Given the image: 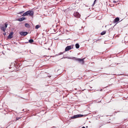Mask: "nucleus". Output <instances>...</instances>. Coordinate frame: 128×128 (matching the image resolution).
Here are the masks:
<instances>
[{
    "label": "nucleus",
    "instance_id": "13",
    "mask_svg": "<svg viewBox=\"0 0 128 128\" xmlns=\"http://www.w3.org/2000/svg\"><path fill=\"white\" fill-rule=\"evenodd\" d=\"M41 26L40 25H37L36 26L35 28L36 29H38L40 28Z\"/></svg>",
    "mask_w": 128,
    "mask_h": 128
},
{
    "label": "nucleus",
    "instance_id": "19",
    "mask_svg": "<svg viewBox=\"0 0 128 128\" xmlns=\"http://www.w3.org/2000/svg\"><path fill=\"white\" fill-rule=\"evenodd\" d=\"M118 2V0L115 1V0H114L113 1V2L114 3H116Z\"/></svg>",
    "mask_w": 128,
    "mask_h": 128
},
{
    "label": "nucleus",
    "instance_id": "16",
    "mask_svg": "<svg viewBox=\"0 0 128 128\" xmlns=\"http://www.w3.org/2000/svg\"><path fill=\"white\" fill-rule=\"evenodd\" d=\"M27 16L26 12L24 13V14L22 15V16Z\"/></svg>",
    "mask_w": 128,
    "mask_h": 128
},
{
    "label": "nucleus",
    "instance_id": "20",
    "mask_svg": "<svg viewBox=\"0 0 128 128\" xmlns=\"http://www.w3.org/2000/svg\"><path fill=\"white\" fill-rule=\"evenodd\" d=\"M6 32H4L3 34L5 36V35H6Z\"/></svg>",
    "mask_w": 128,
    "mask_h": 128
},
{
    "label": "nucleus",
    "instance_id": "21",
    "mask_svg": "<svg viewBox=\"0 0 128 128\" xmlns=\"http://www.w3.org/2000/svg\"><path fill=\"white\" fill-rule=\"evenodd\" d=\"M64 52H60V55H61V54H63Z\"/></svg>",
    "mask_w": 128,
    "mask_h": 128
},
{
    "label": "nucleus",
    "instance_id": "7",
    "mask_svg": "<svg viewBox=\"0 0 128 128\" xmlns=\"http://www.w3.org/2000/svg\"><path fill=\"white\" fill-rule=\"evenodd\" d=\"M19 33L22 36H26L28 34L27 32H20Z\"/></svg>",
    "mask_w": 128,
    "mask_h": 128
},
{
    "label": "nucleus",
    "instance_id": "4",
    "mask_svg": "<svg viewBox=\"0 0 128 128\" xmlns=\"http://www.w3.org/2000/svg\"><path fill=\"white\" fill-rule=\"evenodd\" d=\"M83 116V115L81 114H77L76 115H74V116L72 117L71 118L72 119H74L78 118H80Z\"/></svg>",
    "mask_w": 128,
    "mask_h": 128
},
{
    "label": "nucleus",
    "instance_id": "9",
    "mask_svg": "<svg viewBox=\"0 0 128 128\" xmlns=\"http://www.w3.org/2000/svg\"><path fill=\"white\" fill-rule=\"evenodd\" d=\"M120 20L119 18H118L117 17L114 20V23H116L118 22Z\"/></svg>",
    "mask_w": 128,
    "mask_h": 128
},
{
    "label": "nucleus",
    "instance_id": "17",
    "mask_svg": "<svg viewBox=\"0 0 128 128\" xmlns=\"http://www.w3.org/2000/svg\"><path fill=\"white\" fill-rule=\"evenodd\" d=\"M73 59L74 60H78V58L74 57L73 58Z\"/></svg>",
    "mask_w": 128,
    "mask_h": 128
},
{
    "label": "nucleus",
    "instance_id": "22",
    "mask_svg": "<svg viewBox=\"0 0 128 128\" xmlns=\"http://www.w3.org/2000/svg\"><path fill=\"white\" fill-rule=\"evenodd\" d=\"M96 0H94V4H93V5H94V4L95 3V2H96Z\"/></svg>",
    "mask_w": 128,
    "mask_h": 128
},
{
    "label": "nucleus",
    "instance_id": "2",
    "mask_svg": "<svg viewBox=\"0 0 128 128\" xmlns=\"http://www.w3.org/2000/svg\"><path fill=\"white\" fill-rule=\"evenodd\" d=\"M27 16L33 17L34 14V12L33 10H29L26 12Z\"/></svg>",
    "mask_w": 128,
    "mask_h": 128
},
{
    "label": "nucleus",
    "instance_id": "23",
    "mask_svg": "<svg viewBox=\"0 0 128 128\" xmlns=\"http://www.w3.org/2000/svg\"><path fill=\"white\" fill-rule=\"evenodd\" d=\"M85 128V127H84V126H83V127H82V128Z\"/></svg>",
    "mask_w": 128,
    "mask_h": 128
},
{
    "label": "nucleus",
    "instance_id": "14",
    "mask_svg": "<svg viewBox=\"0 0 128 128\" xmlns=\"http://www.w3.org/2000/svg\"><path fill=\"white\" fill-rule=\"evenodd\" d=\"M106 33V31H104L101 33V35H103L105 34Z\"/></svg>",
    "mask_w": 128,
    "mask_h": 128
},
{
    "label": "nucleus",
    "instance_id": "10",
    "mask_svg": "<svg viewBox=\"0 0 128 128\" xmlns=\"http://www.w3.org/2000/svg\"><path fill=\"white\" fill-rule=\"evenodd\" d=\"M25 19V18L24 17H22L18 19V21H22Z\"/></svg>",
    "mask_w": 128,
    "mask_h": 128
},
{
    "label": "nucleus",
    "instance_id": "3",
    "mask_svg": "<svg viewBox=\"0 0 128 128\" xmlns=\"http://www.w3.org/2000/svg\"><path fill=\"white\" fill-rule=\"evenodd\" d=\"M73 45H72L70 46H67L65 48V51H67L69 50H70L72 49L73 48Z\"/></svg>",
    "mask_w": 128,
    "mask_h": 128
},
{
    "label": "nucleus",
    "instance_id": "1",
    "mask_svg": "<svg viewBox=\"0 0 128 128\" xmlns=\"http://www.w3.org/2000/svg\"><path fill=\"white\" fill-rule=\"evenodd\" d=\"M8 25V24L6 22L4 25H3L2 26H0V28L4 32H5Z\"/></svg>",
    "mask_w": 128,
    "mask_h": 128
},
{
    "label": "nucleus",
    "instance_id": "8",
    "mask_svg": "<svg viewBox=\"0 0 128 128\" xmlns=\"http://www.w3.org/2000/svg\"><path fill=\"white\" fill-rule=\"evenodd\" d=\"M13 34V32H11L9 34L8 37V39H11L13 37L12 35Z\"/></svg>",
    "mask_w": 128,
    "mask_h": 128
},
{
    "label": "nucleus",
    "instance_id": "6",
    "mask_svg": "<svg viewBox=\"0 0 128 128\" xmlns=\"http://www.w3.org/2000/svg\"><path fill=\"white\" fill-rule=\"evenodd\" d=\"M84 59L85 58L82 59L78 58V61L80 62L83 64L84 63Z\"/></svg>",
    "mask_w": 128,
    "mask_h": 128
},
{
    "label": "nucleus",
    "instance_id": "18",
    "mask_svg": "<svg viewBox=\"0 0 128 128\" xmlns=\"http://www.w3.org/2000/svg\"><path fill=\"white\" fill-rule=\"evenodd\" d=\"M21 118L20 117L16 118V120H19V119H20Z\"/></svg>",
    "mask_w": 128,
    "mask_h": 128
},
{
    "label": "nucleus",
    "instance_id": "12",
    "mask_svg": "<svg viewBox=\"0 0 128 128\" xmlns=\"http://www.w3.org/2000/svg\"><path fill=\"white\" fill-rule=\"evenodd\" d=\"M75 46L76 48H79L80 47V46L78 44H76L75 45Z\"/></svg>",
    "mask_w": 128,
    "mask_h": 128
},
{
    "label": "nucleus",
    "instance_id": "5",
    "mask_svg": "<svg viewBox=\"0 0 128 128\" xmlns=\"http://www.w3.org/2000/svg\"><path fill=\"white\" fill-rule=\"evenodd\" d=\"M74 16L77 18H79L80 16V15L77 12H74Z\"/></svg>",
    "mask_w": 128,
    "mask_h": 128
},
{
    "label": "nucleus",
    "instance_id": "11",
    "mask_svg": "<svg viewBox=\"0 0 128 128\" xmlns=\"http://www.w3.org/2000/svg\"><path fill=\"white\" fill-rule=\"evenodd\" d=\"M25 26L26 28H29L30 27V26L29 24L27 23L25 24Z\"/></svg>",
    "mask_w": 128,
    "mask_h": 128
},
{
    "label": "nucleus",
    "instance_id": "15",
    "mask_svg": "<svg viewBox=\"0 0 128 128\" xmlns=\"http://www.w3.org/2000/svg\"><path fill=\"white\" fill-rule=\"evenodd\" d=\"M34 42V40L32 39H30L29 40V42L30 43H32Z\"/></svg>",
    "mask_w": 128,
    "mask_h": 128
}]
</instances>
